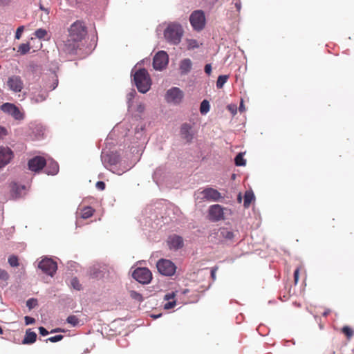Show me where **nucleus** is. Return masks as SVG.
Listing matches in <instances>:
<instances>
[{
  "instance_id": "34",
  "label": "nucleus",
  "mask_w": 354,
  "mask_h": 354,
  "mask_svg": "<svg viewBox=\"0 0 354 354\" xmlns=\"http://www.w3.org/2000/svg\"><path fill=\"white\" fill-rule=\"evenodd\" d=\"M229 76L227 75H221L218 77L217 81H216V87L218 88H221L224 86V84L226 83V82L228 80Z\"/></svg>"
},
{
  "instance_id": "7",
  "label": "nucleus",
  "mask_w": 354,
  "mask_h": 354,
  "mask_svg": "<svg viewBox=\"0 0 354 354\" xmlns=\"http://www.w3.org/2000/svg\"><path fill=\"white\" fill-rule=\"evenodd\" d=\"M198 194L196 199L201 201L216 202L223 198L217 189L212 187H206Z\"/></svg>"
},
{
  "instance_id": "29",
  "label": "nucleus",
  "mask_w": 354,
  "mask_h": 354,
  "mask_svg": "<svg viewBox=\"0 0 354 354\" xmlns=\"http://www.w3.org/2000/svg\"><path fill=\"white\" fill-rule=\"evenodd\" d=\"M95 210L91 206H86L82 209L80 217L83 219H87L91 217Z\"/></svg>"
},
{
  "instance_id": "59",
  "label": "nucleus",
  "mask_w": 354,
  "mask_h": 354,
  "mask_svg": "<svg viewBox=\"0 0 354 354\" xmlns=\"http://www.w3.org/2000/svg\"><path fill=\"white\" fill-rule=\"evenodd\" d=\"M239 110L240 112H243L245 110V106L243 105V100L241 101V103L239 104Z\"/></svg>"
},
{
  "instance_id": "13",
  "label": "nucleus",
  "mask_w": 354,
  "mask_h": 354,
  "mask_svg": "<svg viewBox=\"0 0 354 354\" xmlns=\"http://www.w3.org/2000/svg\"><path fill=\"white\" fill-rule=\"evenodd\" d=\"M183 98V91L178 87H172L168 89L165 94V100L168 103L178 104Z\"/></svg>"
},
{
  "instance_id": "19",
  "label": "nucleus",
  "mask_w": 354,
  "mask_h": 354,
  "mask_svg": "<svg viewBox=\"0 0 354 354\" xmlns=\"http://www.w3.org/2000/svg\"><path fill=\"white\" fill-rule=\"evenodd\" d=\"M168 245L171 250H178L183 247V239L178 235L170 236L168 239Z\"/></svg>"
},
{
  "instance_id": "6",
  "label": "nucleus",
  "mask_w": 354,
  "mask_h": 354,
  "mask_svg": "<svg viewBox=\"0 0 354 354\" xmlns=\"http://www.w3.org/2000/svg\"><path fill=\"white\" fill-rule=\"evenodd\" d=\"M79 42L71 39L69 37L57 45L61 55H74L80 47Z\"/></svg>"
},
{
  "instance_id": "10",
  "label": "nucleus",
  "mask_w": 354,
  "mask_h": 354,
  "mask_svg": "<svg viewBox=\"0 0 354 354\" xmlns=\"http://www.w3.org/2000/svg\"><path fill=\"white\" fill-rule=\"evenodd\" d=\"M133 278L142 284H148L152 279V274L147 268H137L132 273Z\"/></svg>"
},
{
  "instance_id": "33",
  "label": "nucleus",
  "mask_w": 354,
  "mask_h": 354,
  "mask_svg": "<svg viewBox=\"0 0 354 354\" xmlns=\"http://www.w3.org/2000/svg\"><path fill=\"white\" fill-rule=\"evenodd\" d=\"M8 263L12 268H16L19 266V258L15 254L10 255L8 259Z\"/></svg>"
},
{
  "instance_id": "24",
  "label": "nucleus",
  "mask_w": 354,
  "mask_h": 354,
  "mask_svg": "<svg viewBox=\"0 0 354 354\" xmlns=\"http://www.w3.org/2000/svg\"><path fill=\"white\" fill-rule=\"evenodd\" d=\"M58 77L55 72L50 74V77L45 83V87L49 91L55 90L58 86Z\"/></svg>"
},
{
  "instance_id": "53",
  "label": "nucleus",
  "mask_w": 354,
  "mask_h": 354,
  "mask_svg": "<svg viewBox=\"0 0 354 354\" xmlns=\"http://www.w3.org/2000/svg\"><path fill=\"white\" fill-rule=\"evenodd\" d=\"M145 106L143 104L140 103L139 104L137 105L136 111L138 113H143L145 111Z\"/></svg>"
},
{
  "instance_id": "46",
  "label": "nucleus",
  "mask_w": 354,
  "mask_h": 354,
  "mask_svg": "<svg viewBox=\"0 0 354 354\" xmlns=\"http://www.w3.org/2000/svg\"><path fill=\"white\" fill-rule=\"evenodd\" d=\"M176 304V300L167 301L164 304V309L169 310L173 308Z\"/></svg>"
},
{
  "instance_id": "38",
  "label": "nucleus",
  "mask_w": 354,
  "mask_h": 354,
  "mask_svg": "<svg viewBox=\"0 0 354 354\" xmlns=\"http://www.w3.org/2000/svg\"><path fill=\"white\" fill-rule=\"evenodd\" d=\"M130 296L133 299L138 301V302H142L143 301L142 295L135 290H131L130 292Z\"/></svg>"
},
{
  "instance_id": "62",
  "label": "nucleus",
  "mask_w": 354,
  "mask_h": 354,
  "mask_svg": "<svg viewBox=\"0 0 354 354\" xmlns=\"http://www.w3.org/2000/svg\"><path fill=\"white\" fill-rule=\"evenodd\" d=\"M40 9H41V10H44V12H46L47 14H48V13H49V10H48V9L45 8H44V7H43L41 5L40 6Z\"/></svg>"
},
{
  "instance_id": "28",
  "label": "nucleus",
  "mask_w": 354,
  "mask_h": 354,
  "mask_svg": "<svg viewBox=\"0 0 354 354\" xmlns=\"http://www.w3.org/2000/svg\"><path fill=\"white\" fill-rule=\"evenodd\" d=\"M218 235L220 237L225 240H232L234 236V234L232 230L225 227L221 228L219 230Z\"/></svg>"
},
{
  "instance_id": "36",
  "label": "nucleus",
  "mask_w": 354,
  "mask_h": 354,
  "mask_svg": "<svg viewBox=\"0 0 354 354\" xmlns=\"http://www.w3.org/2000/svg\"><path fill=\"white\" fill-rule=\"evenodd\" d=\"M66 322L73 327L79 324V319L75 315H69L66 319Z\"/></svg>"
},
{
  "instance_id": "48",
  "label": "nucleus",
  "mask_w": 354,
  "mask_h": 354,
  "mask_svg": "<svg viewBox=\"0 0 354 354\" xmlns=\"http://www.w3.org/2000/svg\"><path fill=\"white\" fill-rule=\"evenodd\" d=\"M175 296H176V294L174 292H168L164 296V299L165 301H169L171 299L174 300V299Z\"/></svg>"
},
{
  "instance_id": "54",
  "label": "nucleus",
  "mask_w": 354,
  "mask_h": 354,
  "mask_svg": "<svg viewBox=\"0 0 354 354\" xmlns=\"http://www.w3.org/2000/svg\"><path fill=\"white\" fill-rule=\"evenodd\" d=\"M8 131L6 127L0 126V139L2 138L3 136L7 135Z\"/></svg>"
},
{
  "instance_id": "17",
  "label": "nucleus",
  "mask_w": 354,
  "mask_h": 354,
  "mask_svg": "<svg viewBox=\"0 0 354 354\" xmlns=\"http://www.w3.org/2000/svg\"><path fill=\"white\" fill-rule=\"evenodd\" d=\"M26 194V187L24 185L12 182L10 185V195L12 198L17 199L23 197Z\"/></svg>"
},
{
  "instance_id": "58",
  "label": "nucleus",
  "mask_w": 354,
  "mask_h": 354,
  "mask_svg": "<svg viewBox=\"0 0 354 354\" xmlns=\"http://www.w3.org/2000/svg\"><path fill=\"white\" fill-rule=\"evenodd\" d=\"M64 332V330L61 328H56L50 331V333Z\"/></svg>"
},
{
  "instance_id": "55",
  "label": "nucleus",
  "mask_w": 354,
  "mask_h": 354,
  "mask_svg": "<svg viewBox=\"0 0 354 354\" xmlns=\"http://www.w3.org/2000/svg\"><path fill=\"white\" fill-rule=\"evenodd\" d=\"M299 269L297 268L294 271V280H295V284H297L298 283V281H299Z\"/></svg>"
},
{
  "instance_id": "56",
  "label": "nucleus",
  "mask_w": 354,
  "mask_h": 354,
  "mask_svg": "<svg viewBox=\"0 0 354 354\" xmlns=\"http://www.w3.org/2000/svg\"><path fill=\"white\" fill-rule=\"evenodd\" d=\"M217 270H218L217 267H213L211 269V277L213 279V281L216 280V272Z\"/></svg>"
},
{
  "instance_id": "32",
  "label": "nucleus",
  "mask_w": 354,
  "mask_h": 354,
  "mask_svg": "<svg viewBox=\"0 0 354 354\" xmlns=\"http://www.w3.org/2000/svg\"><path fill=\"white\" fill-rule=\"evenodd\" d=\"M137 95V93L135 89L132 88L131 91L127 93V105L128 108L130 109L132 106L133 100Z\"/></svg>"
},
{
  "instance_id": "60",
  "label": "nucleus",
  "mask_w": 354,
  "mask_h": 354,
  "mask_svg": "<svg viewBox=\"0 0 354 354\" xmlns=\"http://www.w3.org/2000/svg\"><path fill=\"white\" fill-rule=\"evenodd\" d=\"M10 0H0V6H5L9 3Z\"/></svg>"
},
{
  "instance_id": "44",
  "label": "nucleus",
  "mask_w": 354,
  "mask_h": 354,
  "mask_svg": "<svg viewBox=\"0 0 354 354\" xmlns=\"http://www.w3.org/2000/svg\"><path fill=\"white\" fill-rule=\"evenodd\" d=\"M199 47L198 43L196 39H189L187 41V48L188 49H194L198 48Z\"/></svg>"
},
{
  "instance_id": "3",
  "label": "nucleus",
  "mask_w": 354,
  "mask_h": 354,
  "mask_svg": "<svg viewBox=\"0 0 354 354\" xmlns=\"http://www.w3.org/2000/svg\"><path fill=\"white\" fill-rule=\"evenodd\" d=\"M133 82L141 93H146L151 88V80L148 71L145 68H140L133 74Z\"/></svg>"
},
{
  "instance_id": "12",
  "label": "nucleus",
  "mask_w": 354,
  "mask_h": 354,
  "mask_svg": "<svg viewBox=\"0 0 354 354\" xmlns=\"http://www.w3.org/2000/svg\"><path fill=\"white\" fill-rule=\"evenodd\" d=\"M180 134L182 138L185 140L187 142H191L193 140L194 136L196 134L194 123H183L180 128Z\"/></svg>"
},
{
  "instance_id": "20",
  "label": "nucleus",
  "mask_w": 354,
  "mask_h": 354,
  "mask_svg": "<svg viewBox=\"0 0 354 354\" xmlns=\"http://www.w3.org/2000/svg\"><path fill=\"white\" fill-rule=\"evenodd\" d=\"M106 268L100 265H94L89 269V276L92 279H100L104 277Z\"/></svg>"
},
{
  "instance_id": "27",
  "label": "nucleus",
  "mask_w": 354,
  "mask_h": 354,
  "mask_svg": "<svg viewBox=\"0 0 354 354\" xmlns=\"http://www.w3.org/2000/svg\"><path fill=\"white\" fill-rule=\"evenodd\" d=\"M255 200V196L252 190H248L244 194L243 206L245 208L250 207L251 203Z\"/></svg>"
},
{
  "instance_id": "5",
  "label": "nucleus",
  "mask_w": 354,
  "mask_h": 354,
  "mask_svg": "<svg viewBox=\"0 0 354 354\" xmlns=\"http://www.w3.org/2000/svg\"><path fill=\"white\" fill-rule=\"evenodd\" d=\"M189 22L194 30H202L206 23L205 12L202 10L193 11L189 16Z\"/></svg>"
},
{
  "instance_id": "35",
  "label": "nucleus",
  "mask_w": 354,
  "mask_h": 354,
  "mask_svg": "<svg viewBox=\"0 0 354 354\" xmlns=\"http://www.w3.org/2000/svg\"><path fill=\"white\" fill-rule=\"evenodd\" d=\"M30 45L28 43L21 44L19 46L18 52L21 55H26L30 50Z\"/></svg>"
},
{
  "instance_id": "50",
  "label": "nucleus",
  "mask_w": 354,
  "mask_h": 354,
  "mask_svg": "<svg viewBox=\"0 0 354 354\" xmlns=\"http://www.w3.org/2000/svg\"><path fill=\"white\" fill-rule=\"evenodd\" d=\"M39 334L41 335V336H46L48 335L49 333H50V332H48L47 330V329L43 326H39Z\"/></svg>"
},
{
  "instance_id": "25",
  "label": "nucleus",
  "mask_w": 354,
  "mask_h": 354,
  "mask_svg": "<svg viewBox=\"0 0 354 354\" xmlns=\"http://www.w3.org/2000/svg\"><path fill=\"white\" fill-rule=\"evenodd\" d=\"M37 334L35 332L32 331L30 328H28L26 331L25 336L22 340L23 344H32L36 342Z\"/></svg>"
},
{
  "instance_id": "23",
  "label": "nucleus",
  "mask_w": 354,
  "mask_h": 354,
  "mask_svg": "<svg viewBox=\"0 0 354 354\" xmlns=\"http://www.w3.org/2000/svg\"><path fill=\"white\" fill-rule=\"evenodd\" d=\"M192 68V62L189 58L183 59L179 64L180 74L183 75L188 74Z\"/></svg>"
},
{
  "instance_id": "31",
  "label": "nucleus",
  "mask_w": 354,
  "mask_h": 354,
  "mask_svg": "<svg viewBox=\"0 0 354 354\" xmlns=\"http://www.w3.org/2000/svg\"><path fill=\"white\" fill-rule=\"evenodd\" d=\"M234 163L236 166L242 167L246 165V160L243 158V153H239L234 158Z\"/></svg>"
},
{
  "instance_id": "57",
  "label": "nucleus",
  "mask_w": 354,
  "mask_h": 354,
  "mask_svg": "<svg viewBox=\"0 0 354 354\" xmlns=\"http://www.w3.org/2000/svg\"><path fill=\"white\" fill-rule=\"evenodd\" d=\"M234 6L237 10L238 12H240L241 11V2L240 0L237 1L235 3H234Z\"/></svg>"
},
{
  "instance_id": "41",
  "label": "nucleus",
  "mask_w": 354,
  "mask_h": 354,
  "mask_svg": "<svg viewBox=\"0 0 354 354\" xmlns=\"http://www.w3.org/2000/svg\"><path fill=\"white\" fill-rule=\"evenodd\" d=\"M47 97H48L47 93H39L34 97V100L37 103L41 102H44V100H46Z\"/></svg>"
},
{
  "instance_id": "39",
  "label": "nucleus",
  "mask_w": 354,
  "mask_h": 354,
  "mask_svg": "<svg viewBox=\"0 0 354 354\" xmlns=\"http://www.w3.org/2000/svg\"><path fill=\"white\" fill-rule=\"evenodd\" d=\"M37 304V299L35 298H30L26 301V306L28 308L29 310H31L36 307Z\"/></svg>"
},
{
  "instance_id": "43",
  "label": "nucleus",
  "mask_w": 354,
  "mask_h": 354,
  "mask_svg": "<svg viewBox=\"0 0 354 354\" xmlns=\"http://www.w3.org/2000/svg\"><path fill=\"white\" fill-rule=\"evenodd\" d=\"M64 338V335H56L55 336L50 337L47 338L45 341L46 342H50L53 343L58 342L61 341Z\"/></svg>"
},
{
  "instance_id": "64",
  "label": "nucleus",
  "mask_w": 354,
  "mask_h": 354,
  "mask_svg": "<svg viewBox=\"0 0 354 354\" xmlns=\"http://www.w3.org/2000/svg\"><path fill=\"white\" fill-rule=\"evenodd\" d=\"M237 201H238L239 203H241V201H242V196H241V193H239L238 196H237Z\"/></svg>"
},
{
  "instance_id": "14",
  "label": "nucleus",
  "mask_w": 354,
  "mask_h": 354,
  "mask_svg": "<svg viewBox=\"0 0 354 354\" xmlns=\"http://www.w3.org/2000/svg\"><path fill=\"white\" fill-rule=\"evenodd\" d=\"M1 110L11 116L17 120H21L24 118V115L20 109L14 104L6 102L1 106Z\"/></svg>"
},
{
  "instance_id": "8",
  "label": "nucleus",
  "mask_w": 354,
  "mask_h": 354,
  "mask_svg": "<svg viewBox=\"0 0 354 354\" xmlns=\"http://www.w3.org/2000/svg\"><path fill=\"white\" fill-rule=\"evenodd\" d=\"M156 268L160 274L164 276H173L176 270V266L171 260L160 259L156 263Z\"/></svg>"
},
{
  "instance_id": "49",
  "label": "nucleus",
  "mask_w": 354,
  "mask_h": 354,
  "mask_svg": "<svg viewBox=\"0 0 354 354\" xmlns=\"http://www.w3.org/2000/svg\"><path fill=\"white\" fill-rule=\"evenodd\" d=\"M24 320H25L26 325H30L35 322V318L29 317V316H25Z\"/></svg>"
},
{
  "instance_id": "63",
  "label": "nucleus",
  "mask_w": 354,
  "mask_h": 354,
  "mask_svg": "<svg viewBox=\"0 0 354 354\" xmlns=\"http://www.w3.org/2000/svg\"><path fill=\"white\" fill-rule=\"evenodd\" d=\"M151 317L153 319H158L161 317V314L151 315Z\"/></svg>"
},
{
  "instance_id": "22",
  "label": "nucleus",
  "mask_w": 354,
  "mask_h": 354,
  "mask_svg": "<svg viewBox=\"0 0 354 354\" xmlns=\"http://www.w3.org/2000/svg\"><path fill=\"white\" fill-rule=\"evenodd\" d=\"M45 168V173L47 175L55 176L59 172V165L58 163L53 160H46Z\"/></svg>"
},
{
  "instance_id": "4",
  "label": "nucleus",
  "mask_w": 354,
  "mask_h": 354,
  "mask_svg": "<svg viewBox=\"0 0 354 354\" xmlns=\"http://www.w3.org/2000/svg\"><path fill=\"white\" fill-rule=\"evenodd\" d=\"M68 32L71 39L80 43L87 35V27L83 21L77 20L68 28Z\"/></svg>"
},
{
  "instance_id": "26",
  "label": "nucleus",
  "mask_w": 354,
  "mask_h": 354,
  "mask_svg": "<svg viewBox=\"0 0 354 354\" xmlns=\"http://www.w3.org/2000/svg\"><path fill=\"white\" fill-rule=\"evenodd\" d=\"M165 167H159L156 169L153 174V181L158 185L160 182L162 181L165 178Z\"/></svg>"
},
{
  "instance_id": "30",
  "label": "nucleus",
  "mask_w": 354,
  "mask_h": 354,
  "mask_svg": "<svg viewBox=\"0 0 354 354\" xmlns=\"http://www.w3.org/2000/svg\"><path fill=\"white\" fill-rule=\"evenodd\" d=\"M210 109V104L207 100H203L200 105V112L202 115L207 114Z\"/></svg>"
},
{
  "instance_id": "47",
  "label": "nucleus",
  "mask_w": 354,
  "mask_h": 354,
  "mask_svg": "<svg viewBox=\"0 0 354 354\" xmlns=\"http://www.w3.org/2000/svg\"><path fill=\"white\" fill-rule=\"evenodd\" d=\"M24 30V26H20L17 28L16 32H15V36L16 39H20V37L21 36V33L23 32Z\"/></svg>"
},
{
  "instance_id": "2",
  "label": "nucleus",
  "mask_w": 354,
  "mask_h": 354,
  "mask_svg": "<svg viewBox=\"0 0 354 354\" xmlns=\"http://www.w3.org/2000/svg\"><path fill=\"white\" fill-rule=\"evenodd\" d=\"M163 37L169 45L177 46L182 40L184 35L183 26L178 21L165 23Z\"/></svg>"
},
{
  "instance_id": "42",
  "label": "nucleus",
  "mask_w": 354,
  "mask_h": 354,
  "mask_svg": "<svg viewBox=\"0 0 354 354\" xmlns=\"http://www.w3.org/2000/svg\"><path fill=\"white\" fill-rule=\"evenodd\" d=\"M71 286L77 290H80L82 289V285L80 283L77 277H74L71 279Z\"/></svg>"
},
{
  "instance_id": "61",
  "label": "nucleus",
  "mask_w": 354,
  "mask_h": 354,
  "mask_svg": "<svg viewBox=\"0 0 354 354\" xmlns=\"http://www.w3.org/2000/svg\"><path fill=\"white\" fill-rule=\"evenodd\" d=\"M330 310L329 309H327L326 310H325L323 313H322V315L324 317H326L329 313H330Z\"/></svg>"
},
{
  "instance_id": "52",
  "label": "nucleus",
  "mask_w": 354,
  "mask_h": 354,
  "mask_svg": "<svg viewBox=\"0 0 354 354\" xmlns=\"http://www.w3.org/2000/svg\"><path fill=\"white\" fill-rule=\"evenodd\" d=\"M212 65H211V64H205V68H204V71H205V73L207 75H209L211 74V73H212Z\"/></svg>"
},
{
  "instance_id": "16",
  "label": "nucleus",
  "mask_w": 354,
  "mask_h": 354,
  "mask_svg": "<svg viewBox=\"0 0 354 354\" xmlns=\"http://www.w3.org/2000/svg\"><path fill=\"white\" fill-rule=\"evenodd\" d=\"M209 219L218 221L224 218L223 208L218 204L212 205L208 209Z\"/></svg>"
},
{
  "instance_id": "40",
  "label": "nucleus",
  "mask_w": 354,
  "mask_h": 354,
  "mask_svg": "<svg viewBox=\"0 0 354 354\" xmlns=\"http://www.w3.org/2000/svg\"><path fill=\"white\" fill-rule=\"evenodd\" d=\"M342 333L350 339L353 335V330L348 326H345L342 329Z\"/></svg>"
},
{
  "instance_id": "9",
  "label": "nucleus",
  "mask_w": 354,
  "mask_h": 354,
  "mask_svg": "<svg viewBox=\"0 0 354 354\" xmlns=\"http://www.w3.org/2000/svg\"><path fill=\"white\" fill-rule=\"evenodd\" d=\"M38 268L44 273L53 277L57 270V264L52 259L44 257L39 262Z\"/></svg>"
},
{
  "instance_id": "15",
  "label": "nucleus",
  "mask_w": 354,
  "mask_h": 354,
  "mask_svg": "<svg viewBox=\"0 0 354 354\" xmlns=\"http://www.w3.org/2000/svg\"><path fill=\"white\" fill-rule=\"evenodd\" d=\"M46 160L41 156H35L30 159L28 162V169L32 171H39L46 165Z\"/></svg>"
},
{
  "instance_id": "18",
  "label": "nucleus",
  "mask_w": 354,
  "mask_h": 354,
  "mask_svg": "<svg viewBox=\"0 0 354 354\" xmlns=\"http://www.w3.org/2000/svg\"><path fill=\"white\" fill-rule=\"evenodd\" d=\"M13 153L8 147H0V168L8 165L12 158Z\"/></svg>"
},
{
  "instance_id": "51",
  "label": "nucleus",
  "mask_w": 354,
  "mask_h": 354,
  "mask_svg": "<svg viewBox=\"0 0 354 354\" xmlns=\"http://www.w3.org/2000/svg\"><path fill=\"white\" fill-rule=\"evenodd\" d=\"M95 187L99 190H104L105 189V183L103 181H97L95 184Z\"/></svg>"
},
{
  "instance_id": "1",
  "label": "nucleus",
  "mask_w": 354,
  "mask_h": 354,
  "mask_svg": "<svg viewBox=\"0 0 354 354\" xmlns=\"http://www.w3.org/2000/svg\"><path fill=\"white\" fill-rule=\"evenodd\" d=\"M101 161L103 165L111 171L122 175L133 167V164L125 163L120 160V155L115 151L103 149L101 153Z\"/></svg>"
},
{
  "instance_id": "37",
  "label": "nucleus",
  "mask_w": 354,
  "mask_h": 354,
  "mask_svg": "<svg viewBox=\"0 0 354 354\" xmlns=\"http://www.w3.org/2000/svg\"><path fill=\"white\" fill-rule=\"evenodd\" d=\"M34 35L37 38L39 39H44L47 35V31L44 28H39L35 31Z\"/></svg>"
},
{
  "instance_id": "21",
  "label": "nucleus",
  "mask_w": 354,
  "mask_h": 354,
  "mask_svg": "<svg viewBox=\"0 0 354 354\" xmlns=\"http://www.w3.org/2000/svg\"><path fill=\"white\" fill-rule=\"evenodd\" d=\"M22 85L21 78L18 76L10 77L8 80V86L15 92H20L23 88Z\"/></svg>"
},
{
  "instance_id": "11",
  "label": "nucleus",
  "mask_w": 354,
  "mask_h": 354,
  "mask_svg": "<svg viewBox=\"0 0 354 354\" xmlns=\"http://www.w3.org/2000/svg\"><path fill=\"white\" fill-rule=\"evenodd\" d=\"M168 62V54L164 50H160L153 57V67L156 71H162L167 66Z\"/></svg>"
},
{
  "instance_id": "45",
  "label": "nucleus",
  "mask_w": 354,
  "mask_h": 354,
  "mask_svg": "<svg viewBox=\"0 0 354 354\" xmlns=\"http://www.w3.org/2000/svg\"><path fill=\"white\" fill-rule=\"evenodd\" d=\"M10 278L8 272L3 269L0 268V279L3 281H8Z\"/></svg>"
}]
</instances>
